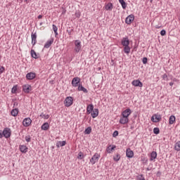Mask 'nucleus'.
I'll list each match as a JSON object with an SVG mask.
<instances>
[{
	"label": "nucleus",
	"instance_id": "7c9ffc66",
	"mask_svg": "<svg viewBox=\"0 0 180 180\" xmlns=\"http://www.w3.org/2000/svg\"><path fill=\"white\" fill-rule=\"evenodd\" d=\"M30 53L31 57H32V58H35V60L38 58L37 53H36V51L32 49Z\"/></svg>",
	"mask_w": 180,
	"mask_h": 180
},
{
	"label": "nucleus",
	"instance_id": "f3484780",
	"mask_svg": "<svg viewBox=\"0 0 180 180\" xmlns=\"http://www.w3.org/2000/svg\"><path fill=\"white\" fill-rule=\"evenodd\" d=\"M115 148H116V145H110L108 146L106 151L108 154H111L115 150Z\"/></svg>",
	"mask_w": 180,
	"mask_h": 180
},
{
	"label": "nucleus",
	"instance_id": "f8f14e48",
	"mask_svg": "<svg viewBox=\"0 0 180 180\" xmlns=\"http://www.w3.org/2000/svg\"><path fill=\"white\" fill-rule=\"evenodd\" d=\"M121 44L124 47L129 46V44H130V41L129 40V38L128 37L122 38V39L121 41Z\"/></svg>",
	"mask_w": 180,
	"mask_h": 180
},
{
	"label": "nucleus",
	"instance_id": "052dcab7",
	"mask_svg": "<svg viewBox=\"0 0 180 180\" xmlns=\"http://www.w3.org/2000/svg\"><path fill=\"white\" fill-rule=\"evenodd\" d=\"M179 101H180V96H179Z\"/></svg>",
	"mask_w": 180,
	"mask_h": 180
},
{
	"label": "nucleus",
	"instance_id": "2eb2a0df",
	"mask_svg": "<svg viewBox=\"0 0 180 180\" xmlns=\"http://www.w3.org/2000/svg\"><path fill=\"white\" fill-rule=\"evenodd\" d=\"M151 120L153 123H158V122H161V115H155L151 117Z\"/></svg>",
	"mask_w": 180,
	"mask_h": 180
},
{
	"label": "nucleus",
	"instance_id": "bf43d9fd",
	"mask_svg": "<svg viewBox=\"0 0 180 180\" xmlns=\"http://www.w3.org/2000/svg\"><path fill=\"white\" fill-rule=\"evenodd\" d=\"M40 25H42V23H40Z\"/></svg>",
	"mask_w": 180,
	"mask_h": 180
},
{
	"label": "nucleus",
	"instance_id": "a19ab883",
	"mask_svg": "<svg viewBox=\"0 0 180 180\" xmlns=\"http://www.w3.org/2000/svg\"><path fill=\"white\" fill-rule=\"evenodd\" d=\"M31 140H32V138L30 137V135L25 136V141H27V143H30Z\"/></svg>",
	"mask_w": 180,
	"mask_h": 180
},
{
	"label": "nucleus",
	"instance_id": "4be33fe9",
	"mask_svg": "<svg viewBox=\"0 0 180 180\" xmlns=\"http://www.w3.org/2000/svg\"><path fill=\"white\" fill-rule=\"evenodd\" d=\"M93 110H94V105L89 104L86 108L87 115H91V113H92Z\"/></svg>",
	"mask_w": 180,
	"mask_h": 180
},
{
	"label": "nucleus",
	"instance_id": "aec40b11",
	"mask_svg": "<svg viewBox=\"0 0 180 180\" xmlns=\"http://www.w3.org/2000/svg\"><path fill=\"white\" fill-rule=\"evenodd\" d=\"M19 148H20V151L21 153H24V154H26L28 150L27 146L25 145H20Z\"/></svg>",
	"mask_w": 180,
	"mask_h": 180
},
{
	"label": "nucleus",
	"instance_id": "4d7b16f0",
	"mask_svg": "<svg viewBox=\"0 0 180 180\" xmlns=\"http://www.w3.org/2000/svg\"><path fill=\"white\" fill-rule=\"evenodd\" d=\"M150 2H153V0H150Z\"/></svg>",
	"mask_w": 180,
	"mask_h": 180
},
{
	"label": "nucleus",
	"instance_id": "864d4df0",
	"mask_svg": "<svg viewBox=\"0 0 180 180\" xmlns=\"http://www.w3.org/2000/svg\"><path fill=\"white\" fill-rule=\"evenodd\" d=\"M41 18H43V15H38V19H41Z\"/></svg>",
	"mask_w": 180,
	"mask_h": 180
},
{
	"label": "nucleus",
	"instance_id": "72a5a7b5",
	"mask_svg": "<svg viewBox=\"0 0 180 180\" xmlns=\"http://www.w3.org/2000/svg\"><path fill=\"white\" fill-rule=\"evenodd\" d=\"M91 131L92 128H91V127H89L84 130V134H91Z\"/></svg>",
	"mask_w": 180,
	"mask_h": 180
},
{
	"label": "nucleus",
	"instance_id": "49530a36",
	"mask_svg": "<svg viewBox=\"0 0 180 180\" xmlns=\"http://www.w3.org/2000/svg\"><path fill=\"white\" fill-rule=\"evenodd\" d=\"M162 78H163V79H167V78H168V75H167V74H164V75L162 76Z\"/></svg>",
	"mask_w": 180,
	"mask_h": 180
},
{
	"label": "nucleus",
	"instance_id": "b1692460",
	"mask_svg": "<svg viewBox=\"0 0 180 180\" xmlns=\"http://www.w3.org/2000/svg\"><path fill=\"white\" fill-rule=\"evenodd\" d=\"M67 142L65 141H58L56 143V147H58V148H60V147H64V146H65Z\"/></svg>",
	"mask_w": 180,
	"mask_h": 180
},
{
	"label": "nucleus",
	"instance_id": "680f3d73",
	"mask_svg": "<svg viewBox=\"0 0 180 180\" xmlns=\"http://www.w3.org/2000/svg\"><path fill=\"white\" fill-rule=\"evenodd\" d=\"M147 1H150V0H147Z\"/></svg>",
	"mask_w": 180,
	"mask_h": 180
},
{
	"label": "nucleus",
	"instance_id": "cd10ccee",
	"mask_svg": "<svg viewBox=\"0 0 180 180\" xmlns=\"http://www.w3.org/2000/svg\"><path fill=\"white\" fill-rule=\"evenodd\" d=\"M176 118L174 115H171L169 119V124H174L175 123Z\"/></svg>",
	"mask_w": 180,
	"mask_h": 180
},
{
	"label": "nucleus",
	"instance_id": "4c0bfd02",
	"mask_svg": "<svg viewBox=\"0 0 180 180\" xmlns=\"http://www.w3.org/2000/svg\"><path fill=\"white\" fill-rule=\"evenodd\" d=\"M40 117H42V119H49V117H50V115H46V114H44V113L42 112V113L40 115Z\"/></svg>",
	"mask_w": 180,
	"mask_h": 180
},
{
	"label": "nucleus",
	"instance_id": "5fc2aeb1",
	"mask_svg": "<svg viewBox=\"0 0 180 180\" xmlns=\"http://www.w3.org/2000/svg\"><path fill=\"white\" fill-rule=\"evenodd\" d=\"M169 85H170L171 86H172L174 85V82H169Z\"/></svg>",
	"mask_w": 180,
	"mask_h": 180
},
{
	"label": "nucleus",
	"instance_id": "412c9836",
	"mask_svg": "<svg viewBox=\"0 0 180 180\" xmlns=\"http://www.w3.org/2000/svg\"><path fill=\"white\" fill-rule=\"evenodd\" d=\"M54 39H51L48 40L44 44V49H49V47L53 44Z\"/></svg>",
	"mask_w": 180,
	"mask_h": 180
},
{
	"label": "nucleus",
	"instance_id": "6e6d98bb",
	"mask_svg": "<svg viewBox=\"0 0 180 180\" xmlns=\"http://www.w3.org/2000/svg\"><path fill=\"white\" fill-rule=\"evenodd\" d=\"M146 171H150V169H149V168H147V169H146Z\"/></svg>",
	"mask_w": 180,
	"mask_h": 180
},
{
	"label": "nucleus",
	"instance_id": "ddd939ff",
	"mask_svg": "<svg viewBox=\"0 0 180 180\" xmlns=\"http://www.w3.org/2000/svg\"><path fill=\"white\" fill-rule=\"evenodd\" d=\"M131 84L134 86H139V88H143V83L139 79L132 81Z\"/></svg>",
	"mask_w": 180,
	"mask_h": 180
},
{
	"label": "nucleus",
	"instance_id": "423d86ee",
	"mask_svg": "<svg viewBox=\"0 0 180 180\" xmlns=\"http://www.w3.org/2000/svg\"><path fill=\"white\" fill-rule=\"evenodd\" d=\"M30 124H32V120L30 119V117H27L23 120L22 125L24 126V127H29Z\"/></svg>",
	"mask_w": 180,
	"mask_h": 180
},
{
	"label": "nucleus",
	"instance_id": "bb28decb",
	"mask_svg": "<svg viewBox=\"0 0 180 180\" xmlns=\"http://www.w3.org/2000/svg\"><path fill=\"white\" fill-rule=\"evenodd\" d=\"M122 9H126L127 8V4L125 3L124 0H118Z\"/></svg>",
	"mask_w": 180,
	"mask_h": 180
},
{
	"label": "nucleus",
	"instance_id": "4468645a",
	"mask_svg": "<svg viewBox=\"0 0 180 180\" xmlns=\"http://www.w3.org/2000/svg\"><path fill=\"white\" fill-rule=\"evenodd\" d=\"M22 91L25 93V94H29V92H30V91H32V86L29 85V84H25L22 86Z\"/></svg>",
	"mask_w": 180,
	"mask_h": 180
},
{
	"label": "nucleus",
	"instance_id": "58836bf2",
	"mask_svg": "<svg viewBox=\"0 0 180 180\" xmlns=\"http://www.w3.org/2000/svg\"><path fill=\"white\" fill-rule=\"evenodd\" d=\"M153 133H154V134H160V128L155 127L153 129Z\"/></svg>",
	"mask_w": 180,
	"mask_h": 180
},
{
	"label": "nucleus",
	"instance_id": "39448f33",
	"mask_svg": "<svg viewBox=\"0 0 180 180\" xmlns=\"http://www.w3.org/2000/svg\"><path fill=\"white\" fill-rule=\"evenodd\" d=\"M134 20V15L131 14L128 15L125 19V23L127 25H131L132 22Z\"/></svg>",
	"mask_w": 180,
	"mask_h": 180
},
{
	"label": "nucleus",
	"instance_id": "c756f323",
	"mask_svg": "<svg viewBox=\"0 0 180 180\" xmlns=\"http://www.w3.org/2000/svg\"><path fill=\"white\" fill-rule=\"evenodd\" d=\"M11 116L15 117V116H18V113H19V110L15 108L11 110Z\"/></svg>",
	"mask_w": 180,
	"mask_h": 180
},
{
	"label": "nucleus",
	"instance_id": "e433bc0d",
	"mask_svg": "<svg viewBox=\"0 0 180 180\" xmlns=\"http://www.w3.org/2000/svg\"><path fill=\"white\" fill-rule=\"evenodd\" d=\"M16 91H18V85H15L11 89V93L16 94Z\"/></svg>",
	"mask_w": 180,
	"mask_h": 180
},
{
	"label": "nucleus",
	"instance_id": "8fccbe9b",
	"mask_svg": "<svg viewBox=\"0 0 180 180\" xmlns=\"http://www.w3.org/2000/svg\"><path fill=\"white\" fill-rule=\"evenodd\" d=\"M18 105H19V103L17 101H15L13 105L16 107Z\"/></svg>",
	"mask_w": 180,
	"mask_h": 180
},
{
	"label": "nucleus",
	"instance_id": "de8ad7c7",
	"mask_svg": "<svg viewBox=\"0 0 180 180\" xmlns=\"http://www.w3.org/2000/svg\"><path fill=\"white\" fill-rule=\"evenodd\" d=\"M4 137V131H0V139H2Z\"/></svg>",
	"mask_w": 180,
	"mask_h": 180
},
{
	"label": "nucleus",
	"instance_id": "9d476101",
	"mask_svg": "<svg viewBox=\"0 0 180 180\" xmlns=\"http://www.w3.org/2000/svg\"><path fill=\"white\" fill-rule=\"evenodd\" d=\"M26 78L28 81H32L36 78V73L30 72L26 75Z\"/></svg>",
	"mask_w": 180,
	"mask_h": 180
},
{
	"label": "nucleus",
	"instance_id": "6ab92c4d",
	"mask_svg": "<svg viewBox=\"0 0 180 180\" xmlns=\"http://www.w3.org/2000/svg\"><path fill=\"white\" fill-rule=\"evenodd\" d=\"M105 11H113V4L112 3H108L105 5Z\"/></svg>",
	"mask_w": 180,
	"mask_h": 180
},
{
	"label": "nucleus",
	"instance_id": "6e6552de",
	"mask_svg": "<svg viewBox=\"0 0 180 180\" xmlns=\"http://www.w3.org/2000/svg\"><path fill=\"white\" fill-rule=\"evenodd\" d=\"M32 44L34 46L37 43V34L36 32H32L31 34Z\"/></svg>",
	"mask_w": 180,
	"mask_h": 180
},
{
	"label": "nucleus",
	"instance_id": "f03ea898",
	"mask_svg": "<svg viewBox=\"0 0 180 180\" xmlns=\"http://www.w3.org/2000/svg\"><path fill=\"white\" fill-rule=\"evenodd\" d=\"M63 103L66 108H70L74 103V98L72 96H68L65 98Z\"/></svg>",
	"mask_w": 180,
	"mask_h": 180
},
{
	"label": "nucleus",
	"instance_id": "dca6fc26",
	"mask_svg": "<svg viewBox=\"0 0 180 180\" xmlns=\"http://www.w3.org/2000/svg\"><path fill=\"white\" fill-rule=\"evenodd\" d=\"M91 115L93 119H95V117H98V115H99V110L98 108H94L91 112Z\"/></svg>",
	"mask_w": 180,
	"mask_h": 180
},
{
	"label": "nucleus",
	"instance_id": "393cba45",
	"mask_svg": "<svg viewBox=\"0 0 180 180\" xmlns=\"http://www.w3.org/2000/svg\"><path fill=\"white\" fill-rule=\"evenodd\" d=\"M155 158H157V152L153 151L150 153V161H154V160H155Z\"/></svg>",
	"mask_w": 180,
	"mask_h": 180
},
{
	"label": "nucleus",
	"instance_id": "c9c22d12",
	"mask_svg": "<svg viewBox=\"0 0 180 180\" xmlns=\"http://www.w3.org/2000/svg\"><path fill=\"white\" fill-rule=\"evenodd\" d=\"M113 160H114V161L117 162V161H119L120 160V155H119V153H117V155L115 156H114Z\"/></svg>",
	"mask_w": 180,
	"mask_h": 180
},
{
	"label": "nucleus",
	"instance_id": "c85d7f7f",
	"mask_svg": "<svg viewBox=\"0 0 180 180\" xmlns=\"http://www.w3.org/2000/svg\"><path fill=\"white\" fill-rule=\"evenodd\" d=\"M124 53H125V54H130V51H131V49L129 46H124Z\"/></svg>",
	"mask_w": 180,
	"mask_h": 180
},
{
	"label": "nucleus",
	"instance_id": "603ef678",
	"mask_svg": "<svg viewBox=\"0 0 180 180\" xmlns=\"http://www.w3.org/2000/svg\"><path fill=\"white\" fill-rule=\"evenodd\" d=\"M75 15H76L77 18H79V16H80L79 13H76Z\"/></svg>",
	"mask_w": 180,
	"mask_h": 180
},
{
	"label": "nucleus",
	"instance_id": "a878e982",
	"mask_svg": "<svg viewBox=\"0 0 180 180\" xmlns=\"http://www.w3.org/2000/svg\"><path fill=\"white\" fill-rule=\"evenodd\" d=\"M77 89L78 91H82L84 94H88V90L81 84L78 86Z\"/></svg>",
	"mask_w": 180,
	"mask_h": 180
},
{
	"label": "nucleus",
	"instance_id": "7ed1b4c3",
	"mask_svg": "<svg viewBox=\"0 0 180 180\" xmlns=\"http://www.w3.org/2000/svg\"><path fill=\"white\" fill-rule=\"evenodd\" d=\"M100 158H101V154L96 153L90 159V163L91 164V165H95V164H96V162L99 161Z\"/></svg>",
	"mask_w": 180,
	"mask_h": 180
},
{
	"label": "nucleus",
	"instance_id": "1a4fd4ad",
	"mask_svg": "<svg viewBox=\"0 0 180 180\" xmlns=\"http://www.w3.org/2000/svg\"><path fill=\"white\" fill-rule=\"evenodd\" d=\"M130 115H131V110L130 108H127L122 112V116L124 117L129 118Z\"/></svg>",
	"mask_w": 180,
	"mask_h": 180
},
{
	"label": "nucleus",
	"instance_id": "473e14b6",
	"mask_svg": "<svg viewBox=\"0 0 180 180\" xmlns=\"http://www.w3.org/2000/svg\"><path fill=\"white\" fill-rule=\"evenodd\" d=\"M52 27H53V32H54L55 36H58V27H57L56 26V25H52Z\"/></svg>",
	"mask_w": 180,
	"mask_h": 180
},
{
	"label": "nucleus",
	"instance_id": "a211bd4d",
	"mask_svg": "<svg viewBox=\"0 0 180 180\" xmlns=\"http://www.w3.org/2000/svg\"><path fill=\"white\" fill-rule=\"evenodd\" d=\"M120 124H127V123H129V118H127V117H122L120 119Z\"/></svg>",
	"mask_w": 180,
	"mask_h": 180
},
{
	"label": "nucleus",
	"instance_id": "79ce46f5",
	"mask_svg": "<svg viewBox=\"0 0 180 180\" xmlns=\"http://www.w3.org/2000/svg\"><path fill=\"white\" fill-rule=\"evenodd\" d=\"M160 34L161 36H165V34H167V31H165V30H162L160 31Z\"/></svg>",
	"mask_w": 180,
	"mask_h": 180
},
{
	"label": "nucleus",
	"instance_id": "0eeeda50",
	"mask_svg": "<svg viewBox=\"0 0 180 180\" xmlns=\"http://www.w3.org/2000/svg\"><path fill=\"white\" fill-rule=\"evenodd\" d=\"M3 136L5 139H9L11 137V129L5 128L3 131Z\"/></svg>",
	"mask_w": 180,
	"mask_h": 180
},
{
	"label": "nucleus",
	"instance_id": "ea45409f",
	"mask_svg": "<svg viewBox=\"0 0 180 180\" xmlns=\"http://www.w3.org/2000/svg\"><path fill=\"white\" fill-rule=\"evenodd\" d=\"M72 32H74V29L69 28L67 30V33L69 34V36H71V34H72Z\"/></svg>",
	"mask_w": 180,
	"mask_h": 180
},
{
	"label": "nucleus",
	"instance_id": "e2e57ef3",
	"mask_svg": "<svg viewBox=\"0 0 180 180\" xmlns=\"http://www.w3.org/2000/svg\"><path fill=\"white\" fill-rule=\"evenodd\" d=\"M17 1H19V0H17Z\"/></svg>",
	"mask_w": 180,
	"mask_h": 180
},
{
	"label": "nucleus",
	"instance_id": "2f4dec72",
	"mask_svg": "<svg viewBox=\"0 0 180 180\" xmlns=\"http://www.w3.org/2000/svg\"><path fill=\"white\" fill-rule=\"evenodd\" d=\"M174 150L176 151H180V141H177L175 144H174Z\"/></svg>",
	"mask_w": 180,
	"mask_h": 180
},
{
	"label": "nucleus",
	"instance_id": "13d9d810",
	"mask_svg": "<svg viewBox=\"0 0 180 180\" xmlns=\"http://www.w3.org/2000/svg\"><path fill=\"white\" fill-rule=\"evenodd\" d=\"M26 2H27V0H25Z\"/></svg>",
	"mask_w": 180,
	"mask_h": 180
},
{
	"label": "nucleus",
	"instance_id": "37998d69",
	"mask_svg": "<svg viewBox=\"0 0 180 180\" xmlns=\"http://www.w3.org/2000/svg\"><path fill=\"white\" fill-rule=\"evenodd\" d=\"M119 136V131H115L112 134V137H117Z\"/></svg>",
	"mask_w": 180,
	"mask_h": 180
},
{
	"label": "nucleus",
	"instance_id": "f257e3e1",
	"mask_svg": "<svg viewBox=\"0 0 180 180\" xmlns=\"http://www.w3.org/2000/svg\"><path fill=\"white\" fill-rule=\"evenodd\" d=\"M82 49V45L81 44V41L79 39L75 40V53H79L81 51Z\"/></svg>",
	"mask_w": 180,
	"mask_h": 180
},
{
	"label": "nucleus",
	"instance_id": "a18cd8bd",
	"mask_svg": "<svg viewBox=\"0 0 180 180\" xmlns=\"http://www.w3.org/2000/svg\"><path fill=\"white\" fill-rule=\"evenodd\" d=\"M5 71V68L4 66L0 67V74H2Z\"/></svg>",
	"mask_w": 180,
	"mask_h": 180
},
{
	"label": "nucleus",
	"instance_id": "f704fd0d",
	"mask_svg": "<svg viewBox=\"0 0 180 180\" xmlns=\"http://www.w3.org/2000/svg\"><path fill=\"white\" fill-rule=\"evenodd\" d=\"M85 155H84V153H82V151L79 152L78 155H77V158L78 160H83V158H84Z\"/></svg>",
	"mask_w": 180,
	"mask_h": 180
},
{
	"label": "nucleus",
	"instance_id": "9b49d317",
	"mask_svg": "<svg viewBox=\"0 0 180 180\" xmlns=\"http://www.w3.org/2000/svg\"><path fill=\"white\" fill-rule=\"evenodd\" d=\"M126 156L127 158H133L134 157V152L130 148L126 150Z\"/></svg>",
	"mask_w": 180,
	"mask_h": 180
},
{
	"label": "nucleus",
	"instance_id": "c03bdc74",
	"mask_svg": "<svg viewBox=\"0 0 180 180\" xmlns=\"http://www.w3.org/2000/svg\"><path fill=\"white\" fill-rule=\"evenodd\" d=\"M147 61H148V59H147L146 57L143 58L142 60L143 64H146Z\"/></svg>",
	"mask_w": 180,
	"mask_h": 180
},
{
	"label": "nucleus",
	"instance_id": "20e7f679",
	"mask_svg": "<svg viewBox=\"0 0 180 180\" xmlns=\"http://www.w3.org/2000/svg\"><path fill=\"white\" fill-rule=\"evenodd\" d=\"M81 82V79L79 77H75L72 80V86H75V88H77V86H79V83Z\"/></svg>",
	"mask_w": 180,
	"mask_h": 180
},
{
	"label": "nucleus",
	"instance_id": "5701e85b",
	"mask_svg": "<svg viewBox=\"0 0 180 180\" xmlns=\"http://www.w3.org/2000/svg\"><path fill=\"white\" fill-rule=\"evenodd\" d=\"M41 130H44L45 131L50 129V125L49 122L44 123L41 127Z\"/></svg>",
	"mask_w": 180,
	"mask_h": 180
},
{
	"label": "nucleus",
	"instance_id": "3c124183",
	"mask_svg": "<svg viewBox=\"0 0 180 180\" xmlns=\"http://www.w3.org/2000/svg\"><path fill=\"white\" fill-rule=\"evenodd\" d=\"M172 82H178V79H176V78H174L173 79H172Z\"/></svg>",
	"mask_w": 180,
	"mask_h": 180
},
{
	"label": "nucleus",
	"instance_id": "09e8293b",
	"mask_svg": "<svg viewBox=\"0 0 180 180\" xmlns=\"http://www.w3.org/2000/svg\"><path fill=\"white\" fill-rule=\"evenodd\" d=\"M139 180H146V179L144 176H143V175H141V178H139Z\"/></svg>",
	"mask_w": 180,
	"mask_h": 180
}]
</instances>
